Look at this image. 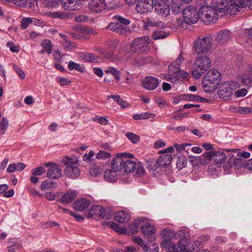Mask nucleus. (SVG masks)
Returning <instances> with one entry per match:
<instances>
[{"mask_svg": "<svg viewBox=\"0 0 252 252\" xmlns=\"http://www.w3.org/2000/svg\"><path fill=\"white\" fill-rule=\"evenodd\" d=\"M155 11L162 17H167L170 13L168 0H155L154 2Z\"/></svg>", "mask_w": 252, "mask_h": 252, "instance_id": "9b49d317", "label": "nucleus"}, {"mask_svg": "<svg viewBox=\"0 0 252 252\" xmlns=\"http://www.w3.org/2000/svg\"><path fill=\"white\" fill-rule=\"evenodd\" d=\"M184 60V59L181 53L177 60L170 64L169 69L171 72L174 73L176 75L180 76L185 79H187L189 76V74L187 72L180 69V64Z\"/></svg>", "mask_w": 252, "mask_h": 252, "instance_id": "9d476101", "label": "nucleus"}, {"mask_svg": "<svg viewBox=\"0 0 252 252\" xmlns=\"http://www.w3.org/2000/svg\"><path fill=\"white\" fill-rule=\"evenodd\" d=\"M68 67L70 70L75 69L77 71L82 72L84 69V67L83 65L79 63H76L72 61L69 62Z\"/></svg>", "mask_w": 252, "mask_h": 252, "instance_id": "e433bc0d", "label": "nucleus"}, {"mask_svg": "<svg viewBox=\"0 0 252 252\" xmlns=\"http://www.w3.org/2000/svg\"><path fill=\"white\" fill-rule=\"evenodd\" d=\"M189 236V232L186 230L181 229L177 232L176 237L179 239L177 243L179 252H193L200 246L199 241H191Z\"/></svg>", "mask_w": 252, "mask_h": 252, "instance_id": "f257e3e1", "label": "nucleus"}, {"mask_svg": "<svg viewBox=\"0 0 252 252\" xmlns=\"http://www.w3.org/2000/svg\"><path fill=\"white\" fill-rule=\"evenodd\" d=\"M240 114H252V108L247 107L241 106Z\"/></svg>", "mask_w": 252, "mask_h": 252, "instance_id": "774afa93", "label": "nucleus"}, {"mask_svg": "<svg viewBox=\"0 0 252 252\" xmlns=\"http://www.w3.org/2000/svg\"><path fill=\"white\" fill-rule=\"evenodd\" d=\"M154 7V0H141L136 5L137 12L144 14L151 12Z\"/></svg>", "mask_w": 252, "mask_h": 252, "instance_id": "f8f14e48", "label": "nucleus"}, {"mask_svg": "<svg viewBox=\"0 0 252 252\" xmlns=\"http://www.w3.org/2000/svg\"><path fill=\"white\" fill-rule=\"evenodd\" d=\"M229 0H213V8L217 12H224L228 9Z\"/></svg>", "mask_w": 252, "mask_h": 252, "instance_id": "2eb2a0df", "label": "nucleus"}, {"mask_svg": "<svg viewBox=\"0 0 252 252\" xmlns=\"http://www.w3.org/2000/svg\"><path fill=\"white\" fill-rule=\"evenodd\" d=\"M242 82L245 86L252 87V76L247 71L242 76Z\"/></svg>", "mask_w": 252, "mask_h": 252, "instance_id": "473e14b6", "label": "nucleus"}, {"mask_svg": "<svg viewBox=\"0 0 252 252\" xmlns=\"http://www.w3.org/2000/svg\"><path fill=\"white\" fill-rule=\"evenodd\" d=\"M90 205V200L86 198L77 199L74 203V208L76 210L82 211Z\"/></svg>", "mask_w": 252, "mask_h": 252, "instance_id": "f3484780", "label": "nucleus"}, {"mask_svg": "<svg viewBox=\"0 0 252 252\" xmlns=\"http://www.w3.org/2000/svg\"><path fill=\"white\" fill-rule=\"evenodd\" d=\"M189 161L193 166H198L199 164L202 165V158L199 156H190L189 158Z\"/></svg>", "mask_w": 252, "mask_h": 252, "instance_id": "c9c22d12", "label": "nucleus"}, {"mask_svg": "<svg viewBox=\"0 0 252 252\" xmlns=\"http://www.w3.org/2000/svg\"><path fill=\"white\" fill-rule=\"evenodd\" d=\"M104 179L108 182H115L118 179L117 171L113 169L106 170L104 173Z\"/></svg>", "mask_w": 252, "mask_h": 252, "instance_id": "b1692460", "label": "nucleus"}, {"mask_svg": "<svg viewBox=\"0 0 252 252\" xmlns=\"http://www.w3.org/2000/svg\"><path fill=\"white\" fill-rule=\"evenodd\" d=\"M63 161L66 165L64 173L67 177L76 179L80 176L81 171L77 166V159L65 157Z\"/></svg>", "mask_w": 252, "mask_h": 252, "instance_id": "423d86ee", "label": "nucleus"}, {"mask_svg": "<svg viewBox=\"0 0 252 252\" xmlns=\"http://www.w3.org/2000/svg\"><path fill=\"white\" fill-rule=\"evenodd\" d=\"M172 156L170 154L160 156L157 160V163L159 166L169 165L172 162Z\"/></svg>", "mask_w": 252, "mask_h": 252, "instance_id": "4be33fe9", "label": "nucleus"}, {"mask_svg": "<svg viewBox=\"0 0 252 252\" xmlns=\"http://www.w3.org/2000/svg\"><path fill=\"white\" fill-rule=\"evenodd\" d=\"M151 115H153V114L144 113L140 114H135L133 115V118L135 120L146 119L150 118V116Z\"/></svg>", "mask_w": 252, "mask_h": 252, "instance_id": "603ef678", "label": "nucleus"}, {"mask_svg": "<svg viewBox=\"0 0 252 252\" xmlns=\"http://www.w3.org/2000/svg\"><path fill=\"white\" fill-rule=\"evenodd\" d=\"M95 214H98L99 217L101 219H108L107 218L104 213L105 210L101 206L99 205H95Z\"/></svg>", "mask_w": 252, "mask_h": 252, "instance_id": "8fccbe9b", "label": "nucleus"}, {"mask_svg": "<svg viewBox=\"0 0 252 252\" xmlns=\"http://www.w3.org/2000/svg\"><path fill=\"white\" fill-rule=\"evenodd\" d=\"M126 136L133 143H137L140 140L139 136L132 132H127Z\"/></svg>", "mask_w": 252, "mask_h": 252, "instance_id": "a18cd8bd", "label": "nucleus"}, {"mask_svg": "<svg viewBox=\"0 0 252 252\" xmlns=\"http://www.w3.org/2000/svg\"><path fill=\"white\" fill-rule=\"evenodd\" d=\"M110 227L120 234H129V232H127V229L126 228L119 226V225L116 223L111 222L110 224Z\"/></svg>", "mask_w": 252, "mask_h": 252, "instance_id": "2f4dec72", "label": "nucleus"}, {"mask_svg": "<svg viewBox=\"0 0 252 252\" xmlns=\"http://www.w3.org/2000/svg\"><path fill=\"white\" fill-rule=\"evenodd\" d=\"M41 45L42 47V49L40 52L41 54L44 53H47L48 54H51L53 46L52 42L50 40H43L41 43Z\"/></svg>", "mask_w": 252, "mask_h": 252, "instance_id": "a878e982", "label": "nucleus"}, {"mask_svg": "<svg viewBox=\"0 0 252 252\" xmlns=\"http://www.w3.org/2000/svg\"><path fill=\"white\" fill-rule=\"evenodd\" d=\"M113 19L118 21L121 25L123 24L125 26L128 25L130 21L129 19L125 18L120 15H115L113 18Z\"/></svg>", "mask_w": 252, "mask_h": 252, "instance_id": "c03bdc74", "label": "nucleus"}, {"mask_svg": "<svg viewBox=\"0 0 252 252\" xmlns=\"http://www.w3.org/2000/svg\"><path fill=\"white\" fill-rule=\"evenodd\" d=\"M124 158L121 157L119 154L111 161V166L112 169L117 172L121 171L123 168Z\"/></svg>", "mask_w": 252, "mask_h": 252, "instance_id": "6ab92c4d", "label": "nucleus"}, {"mask_svg": "<svg viewBox=\"0 0 252 252\" xmlns=\"http://www.w3.org/2000/svg\"><path fill=\"white\" fill-rule=\"evenodd\" d=\"M235 85V83L231 81L222 83L218 91V95L220 98L224 101L230 100Z\"/></svg>", "mask_w": 252, "mask_h": 252, "instance_id": "1a4fd4ad", "label": "nucleus"}, {"mask_svg": "<svg viewBox=\"0 0 252 252\" xmlns=\"http://www.w3.org/2000/svg\"><path fill=\"white\" fill-rule=\"evenodd\" d=\"M211 61L206 56H201L196 59L192 66V75L199 79L211 66Z\"/></svg>", "mask_w": 252, "mask_h": 252, "instance_id": "39448f33", "label": "nucleus"}, {"mask_svg": "<svg viewBox=\"0 0 252 252\" xmlns=\"http://www.w3.org/2000/svg\"><path fill=\"white\" fill-rule=\"evenodd\" d=\"M226 159V156L223 152L218 151L215 152L213 160L217 164L223 163Z\"/></svg>", "mask_w": 252, "mask_h": 252, "instance_id": "c85d7f7f", "label": "nucleus"}, {"mask_svg": "<svg viewBox=\"0 0 252 252\" xmlns=\"http://www.w3.org/2000/svg\"><path fill=\"white\" fill-rule=\"evenodd\" d=\"M228 9L231 14H235L237 12H240L242 8L239 5L238 0H229Z\"/></svg>", "mask_w": 252, "mask_h": 252, "instance_id": "393cba45", "label": "nucleus"}, {"mask_svg": "<svg viewBox=\"0 0 252 252\" xmlns=\"http://www.w3.org/2000/svg\"><path fill=\"white\" fill-rule=\"evenodd\" d=\"M130 219V215L126 211H120L117 212L115 214V219L120 223H126Z\"/></svg>", "mask_w": 252, "mask_h": 252, "instance_id": "aec40b11", "label": "nucleus"}, {"mask_svg": "<svg viewBox=\"0 0 252 252\" xmlns=\"http://www.w3.org/2000/svg\"><path fill=\"white\" fill-rule=\"evenodd\" d=\"M161 247L162 248H167L168 250L172 249L173 251L178 249V247H176L175 243L171 240L167 239H164L160 243Z\"/></svg>", "mask_w": 252, "mask_h": 252, "instance_id": "c756f323", "label": "nucleus"}, {"mask_svg": "<svg viewBox=\"0 0 252 252\" xmlns=\"http://www.w3.org/2000/svg\"><path fill=\"white\" fill-rule=\"evenodd\" d=\"M45 170L43 167L40 166L36 168L33 169L32 170V173L34 176H40L44 172Z\"/></svg>", "mask_w": 252, "mask_h": 252, "instance_id": "5fc2aeb1", "label": "nucleus"}, {"mask_svg": "<svg viewBox=\"0 0 252 252\" xmlns=\"http://www.w3.org/2000/svg\"><path fill=\"white\" fill-rule=\"evenodd\" d=\"M136 168V162L124 158L123 163V169L125 172L131 173L134 171Z\"/></svg>", "mask_w": 252, "mask_h": 252, "instance_id": "5701e85b", "label": "nucleus"}, {"mask_svg": "<svg viewBox=\"0 0 252 252\" xmlns=\"http://www.w3.org/2000/svg\"><path fill=\"white\" fill-rule=\"evenodd\" d=\"M130 32V30L128 28L120 24L116 32L122 35H127Z\"/></svg>", "mask_w": 252, "mask_h": 252, "instance_id": "3c124183", "label": "nucleus"}, {"mask_svg": "<svg viewBox=\"0 0 252 252\" xmlns=\"http://www.w3.org/2000/svg\"><path fill=\"white\" fill-rule=\"evenodd\" d=\"M133 241L138 244L139 246L143 248L144 252H148L149 250V247L147 245L144 244L143 240L138 236H134L132 238Z\"/></svg>", "mask_w": 252, "mask_h": 252, "instance_id": "79ce46f5", "label": "nucleus"}, {"mask_svg": "<svg viewBox=\"0 0 252 252\" xmlns=\"http://www.w3.org/2000/svg\"><path fill=\"white\" fill-rule=\"evenodd\" d=\"M182 14L183 19H178L177 23L178 26L184 29H188L190 24L196 23L199 17V11H197L196 9L191 5L184 9Z\"/></svg>", "mask_w": 252, "mask_h": 252, "instance_id": "7ed1b4c3", "label": "nucleus"}, {"mask_svg": "<svg viewBox=\"0 0 252 252\" xmlns=\"http://www.w3.org/2000/svg\"><path fill=\"white\" fill-rule=\"evenodd\" d=\"M48 7H52L55 6L60 1V0H43Z\"/></svg>", "mask_w": 252, "mask_h": 252, "instance_id": "e2e57ef3", "label": "nucleus"}, {"mask_svg": "<svg viewBox=\"0 0 252 252\" xmlns=\"http://www.w3.org/2000/svg\"><path fill=\"white\" fill-rule=\"evenodd\" d=\"M111 157V154L104 151L100 150L95 156V158L98 159L104 160Z\"/></svg>", "mask_w": 252, "mask_h": 252, "instance_id": "de8ad7c7", "label": "nucleus"}, {"mask_svg": "<svg viewBox=\"0 0 252 252\" xmlns=\"http://www.w3.org/2000/svg\"><path fill=\"white\" fill-rule=\"evenodd\" d=\"M62 45L63 48L67 50H70L75 47L74 42L68 41L66 38H64L63 41Z\"/></svg>", "mask_w": 252, "mask_h": 252, "instance_id": "49530a36", "label": "nucleus"}, {"mask_svg": "<svg viewBox=\"0 0 252 252\" xmlns=\"http://www.w3.org/2000/svg\"><path fill=\"white\" fill-rule=\"evenodd\" d=\"M168 33L167 32H165L161 30H157L153 32L152 36L155 40H157L165 38L168 36Z\"/></svg>", "mask_w": 252, "mask_h": 252, "instance_id": "58836bf2", "label": "nucleus"}, {"mask_svg": "<svg viewBox=\"0 0 252 252\" xmlns=\"http://www.w3.org/2000/svg\"><path fill=\"white\" fill-rule=\"evenodd\" d=\"M8 126V121L6 118L3 117L0 122V134L2 135L7 130Z\"/></svg>", "mask_w": 252, "mask_h": 252, "instance_id": "37998d69", "label": "nucleus"}, {"mask_svg": "<svg viewBox=\"0 0 252 252\" xmlns=\"http://www.w3.org/2000/svg\"><path fill=\"white\" fill-rule=\"evenodd\" d=\"M231 32L228 30H223L217 33L215 40L219 44H224L231 38Z\"/></svg>", "mask_w": 252, "mask_h": 252, "instance_id": "ddd939ff", "label": "nucleus"}, {"mask_svg": "<svg viewBox=\"0 0 252 252\" xmlns=\"http://www.w3.org/2000/svg\"><path fill=\"white\" fill-rule=\"evenodd\" d=\"M136 173L138 176H140L144 173V169L140 162L136 163Z\"/></svg>", "mask_w": 252, "mask_h": 252, "instance_id": "052dcab7", "label": "nucleus"}, {"mask_svg": "<svg viewBox=\"0 0 252 252\" xmlns=\"http://www.w3.org/2000/svg\"><path fill=\"white\" fill-rule=\"evenodd\" d=\"M95 13L99 12L106 8L105 0H95Z\"/></svg>", "mask_w": 252, "mask_h": 252, "instance_id": "a19ab883", "label": "nucleus"}, {"mask_svg": "<svg viewBox=\"0 0 252 252\" xmlns=\"http://www.w3.org/2000/svg\"><path fill=\"white\" fill-rule=\"evenodd\" d=\"M120 24L118 23L112 22L108 25L107 28L108 29L116 32Z\"/></svg>", "mask_w": 252, "mask_h": 252, "instance_id": "0e129e2a", "label": "nucleus"}, {"mask_svg": "<svg viewBox=\"0 0 252 252\" xmlns=\"http://www.w3.org/2000/svg\"><path fill=\"white\" fill-rule=\"evenodd\" d=\"M77 191L75 190H69L64 193L61 199V201L63 203L68 204L73 201V200L77 196Z\"/></svg>", "mask_w": 252, "mask_h": 252, "instance_id": "412c9836", "label": "nucleus"}, {"mask_svg": "<svg viewBox=\"0 0 252 252\" xmlns=\"http://www.w3.org/2000/svg\"><path fill=\"white\" fill-rule=\"evenodd\" d=\"M151 40L148 36L135 38L130 45V50L134 52L143 53L150 50Z\"/></svg>", "mask_w": 252, "mask_h": 252, "instance_id": "6e6552de", "label": "nucleus"}, {"mask_svg": "<svg viewBox=\"0 0 252 252\" xmlns=\"http://www.w3.org/2000/svg\"><path fill=\"white\" fill-rule=\"evenodd\" d=\"M13 68L16 73L22 79H24L25 77V74L24 72L19 67L14 64L13 65Z\"/></svg>", "mask_w": 252, "mask_h": 252, "instance_id": "338daca9", "label": "nucleus"}, {"mask_svg": "<svg viewBox=\"0 0 252 252\" xmlns=\"http://www.w3.org/2000/svg\"><path fill=\"white\" fill-rule=\"evenodd\" d=\"M50 16L53 18H60L64 19L66 16L65 14L63 12H51Z\"/></svg>", "mask_w": 252, "mask_h": 252, "instance_id": "13d9d810", "label": "nucleus"}, {"mask_svg": "<svg viewBox=\"0 0 252 252\" xmlns=\"http://www.w3.org/2000/svg\"><path fill=\"white\" fill-rule=\"evenodd\" d=\"M182 5L181 0H172L171 2V8L174 14H177L182 10Z\"/></svg>", "mask_w": 252, "mask_h": 252, "instance_id": "7c9ffc66", "label": "nucleus"}, {"mask_svg": "<svg viewBox=\"0 0 252 252\" xmlns=\"http://www.w3.org/2000/svg\"><path fill=\"white\" fill-rule=\"evenodd\" d=\"M90 18L88 16L84 15L78 16L75 18V20L76 22L82 23L90 20Z\"/></svg>", "mask_w": 252, "mask_h": 252, "instance_id": "69168bd1", "label": "nucleus"}, {"mask_svg": "<svg viewBox=\"0 0 252 252\" xmlns=\"http://www.w3.org/2000/svg\"><path fill=\"white\" fill-rule=\"evenodd\" d=\"M238 1L242 9L247 7L252 9V0H238Z\"/></svg>", "mask_w": 252, "mask_h": 252, "instance_id": "09e8293b", "label": "nucleus"}, {"mask_svg": "<svg viewBox=\"0 0 252 252\" xmlns=\"http://www.w3.org/2000/svg\"><path fill=\"white\" fill-rule=\"evenodd\" d=\"M56 185L57 184L56 182H53L50 180H46L41 184L40 188L42 190H46L55 188Z\"/></svg>", "mask_w": 252, "mask_h": 252, "instance_id": "72a5a7b5", "label": "nucleus"}, {"mask_svg": "<svg viewBox=\"0 0 252 252\" xmlns=\"http://www.w3.org/2000/svg\"><path fill=\"white\" fill-rule=\"evenodd\" d=\"M187 163V159L186 157L181 156L178 157L176 163L178 168L182 169L186 166Z\"/></svg>", "mask_w": 252, "mask_h": 252, "instance_id": "ea45409f", "label": "nucleus"}, {"mask_svg": "<svg viewBox=\"0 0 252 252\" xmlns=\"http://www.w3.org/2000/svg\"><path fill=\"white\" fill-rule=\"evenodd\" d=\"M159 83L158 79L152 76H147L143 80L142 85L147 90H154L158 87Z\"/></svg>", "mask_w": 252, "mask_h": 252, "instance_id": "4468645a", "label": "nucleus"}, {"mask_svg": "<svg viewBox=\"0 0 252 252\" xmlns=\"http://www.w3.org/2000/svg\"><path fill=\"white\" fill-rule=\"evenodd\" d=\"M213 46V38L210 33L198 37L194 42L193 48L198 54L208 53Z\"/></svg>", "mask_w": 252, "mask_h": 252, "instance_id": "20e7f679", "label": "nucleus"}, {"mask_svg": "<svg viewBox=\"0 0 252 252\" xmlns=\"http://www.w3.org/2000/svg\"><path fill=\"white\" fill-rule=\"evenodd\" d=\"M62 174V170L56 164H53L47 172V177L52 179H58L60 178Z\"/></svg>", "mask_w": 252, "mask_h": 252, "instance_id": "dca6fc26", "label": "nucleus"}, {"mask_svg": "<svg viewBox=\"0 0 252 252\" xmlns=\"http://www.w3.org/2000/svg\"><path fill=\"white\" fill-rule=\"evenodd\" d=\"M31 24V17L23 18L21 22V27L22 29H26Z\"/></svg>", "mask_w": 252, "mask_h": 252, "instance_id": "864d4df0", "label": "nucleus"}, {"mask_svg": "<svg viewBox=\"0 0 252 252\" xmlns=\"http://www.w3.org/2000/svg\"><path fill=\"white\" fill-rule=\"evenodd\" d=\"M156 231L155 228L149 223L145 222L141 226V232L144 235H151Z\"/></svg>", "mask_w": 252, "mask_h": 252, "instance_id": "bb28decb", "label": "nucleus"}, {"mask_svg": "<svg viewBox=\"0 0 252 252\" xmlns=\"http://www.w3.org/2000/svg\"><path fill=\"white\" fill-rule=\"evenodd\" d=\"M247 93V90L245 89H241L235 92V96L237 98L242 97L245 96Z\"/></svg>", "mask_w": 252, "mask_h": 252, "instance_id": "bf43d9fd", "label": "nucleus"}, {"mask_svg": "<svg viewBox=\"0 0 252 252\" xmlns=\"http://www.w3.org/2000/svg\"><path fill=\"white\" fill-rule=\"evenodd\" d=\"M199 17L202 22L206 24L215 22L218 18V15L216 10L211 6L203 5L199 10Z\"/></svg>", "mask_w": 252, "mask_h": 252, "instance_id": "0eeeda50", "label": "nucleus"}, {"mask_svg": "<svg viewBox=\"0 0 252 252\" xmlns=\"http://www.w3.org/2000/svg\"><path fill=\"white\" fill-rule=\"evenodd\" d=\"M130 173L125 172L120 176V179L121 181L124 183H128L130 182V176L129 174Z\"/></svg>", "mask_w": 252, "mask_h": 252, "instance_id": "4d7b16f0", "label": "nucleus"}, {"mask_svg": "<svg viewBox=\"0 0 252 252\" xmlns=\"http://www.w3.org/2000/svg\"><path fill=\"white\" fill-rule=\"evenodd\" d=\"M214 154L215 152L213 151H208L204 153L202 155V165L208 164L212 158L214 159Z\"/></svg>", "mask_w": 252, "mask_h": 252, "instance_id": "f704fd0d", "label": "nucleus"}, {"mask_svg": "<svg viewBox=\"0 0 252 252\" xmlns=\"http://www.w3.org/2000/svg\"><path fill=\"white\" fill-rule=\"evenodd\" d=\"M94 155V151H91L89 152L88 154H85L83 156V159L86 162H89L92 160V158Z\"/></svg>", "mask_w": 252, "mask_h": 252, "instance_id": "680f3d73", "label": "nucleus"}, {"mask_svg": "<svg viewBox=\"0 0 252 252\" xmlns=\"http://www.w3.org/2000/svg\"><path fill=\"white\" fill-rule=\"evenodd\" d=\"M144 223L143 218L137 219L133 222V228H131V230L130 231L128 230L129 228L127 229V232H129V234H135L138 231V227L140 226L141 227Z\"/></svg>", "mask_w": 252, "mask_h": 252, "instance_id": "cd10ccee", "label": "nucleus"}, {"mask_svg": "<svg viewBox=\"0 0 252 252\" xmlns=\"http://www.w3.org/2000/svg\"><path fill=\"white\" fill-rule=\"evenodd\" d=\"M81 58L88 62H93L94 60V56L90 53L82 54Z\"/></svg>", "mask_w": 252, "mask_h": 252, "instance_id": "6e6d98bb", "label": "nucleus"}, {"mask_svg": "<svg viewBox=\"0 0 252 252\" xmlns=\"http://www.w3.org/2000/svg\"><path fill=\"white\" fill-rule=\"evenodd\" d=\"M221 81V74L216 69H211L207 72L202 80L204 91L210 93L215 91L219 87Z\"/></svg>", "mask_w": 252, "mask_h": 252, "instance_id": "f03ea898", "label": "nucleus"}, {"mask_svg": "<svg viewBox=\"0 0 252 252\" xmlns=\"http://www.w3.org/2000/svg\"><path fill=\"white\" fill-rule=\"evenodd\" d=\"M154 27L164 28L165 26L163 22L157 20L152 17L147 18L144 23V28L146 30H148L149 27Z\"/></svg>", "mask_w": 252, "mask_h": 252, "instance_id": "a211bd4d", "label": "nucleus"}, {"mask_svg": "<svg viewBox=\"0 0 252 252\" xmlns=\"http://www.w3.org/2000/svg\"><path fill=\"white\" fill-rule=\"evenodd\" d=\"M105 72L106 73H110L112 74L116 80L119 81L120 80V71L118 70L116 68L113 67H109L107 69H106Z\"/></svg>", "mask_w": 252, "mask_h": 252, "instance_id": "4c0bfd02", "label": "nucleus"}]
</instances>
